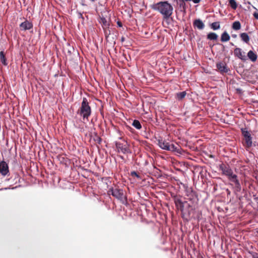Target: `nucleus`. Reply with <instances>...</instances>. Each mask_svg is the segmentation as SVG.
<instances>
[{"label":"nucleus","instance_id":"nucleus-29","mask_svg":"<svg viewBox=\"0 0 258 258\" xmlns=\"http://www.w3.org/2000/svg\"><path fill=\"white\" fill-rule=\"evenodd\" d=\"M211 28L214 30H217L220 28V24L219 22H213L210 24Z\"/></svg>","mask_w":258,"mask_h":258},{"label":"nucleus","instance_id":"nucleus-33","mask_svg":"<svg viewBox=\"0 0 258 258\" xmlns=\"http://www.w3.org/2000/svg\"><path fill=\"white\" fill-rule=\"evenodd\" d=\"M100 23H101L104 26H109V24L107 23V20L106 18L104 17H102L100 18Z\"/></svg>","mask_w":258,"mask_h":258},{"label":"nucleus","instance_id":"nucleus-44","mask_svg":"<svg viewBox=\"0 0 258 258\" xmlns=\"http://www.w3.org/2000/svg\"><path fill=\"white\" fill-rule=\"evenodd\" d=\"M232 84V85H235V86L238 85V83H237L235 81H233Z\"/></svg>","mask_w":258,"mask_h":258},{"label":"nucleus","instance_id":"nucleus-32","mask_svg":"<svg viewBox=\"0 0 258 258\" xmlns=\"http://www.w3.org/2000/svg\"><path fill=\"white\" fill-rule=\"evenodd\" d=\"M93 140L95 142H96L98 144H100L102 142V139L98 135L97 133L94 132L93 133Z\"/></svg>","mask_w":258,"mask_h":258},{"label":"nucleus","instance_id":"nucleus-27","mask_svg":"<svg viewBox=\"0 0 258 258\" xmlns=\"http://www.w3.org/2000/svg\"><path fill=\"white\" fill-rule=\"evenodd\" d=\"M241 25L240 22L239 21H236L233 22L232 24V28L235 30L237 31L241 29Z\"/></svg>","mask_w":258,"mask_h":258},{"label":"nucleus","instance_id":"nucleus-8","mask_svg":"<svg viewBox=\"0 0 258 258\" xmlns=\"http://www.w3.org/2000/svg\"><path fill=\"white\" fill-rule=\"evenodd\" d=\"M230 181L232 182V183H231L230 184L232 186L234 194L236 196H238V193L241 192L242 188L239 181L237 179V177H234Z\"/></svg>","mask_w":258,"mask_h":258},{"label":"nucleus","instance_id":"nucleus-48","mask_svg":"<svg viewBox=\"0 0 258 258\" xmlns=\"http://www.w3.org/2000/svg\"><path fill=\"white\" fill-rule=\"evenodd\" d=\"M231 36L233 37V38H236L237 37V35L236 34H233L231 35Z\"/></svg>","mask_w":258,"mask_h":258},{"label":"nucleus","instance_id":"nucleus-45","mask_svg":"<svg viewBox=\"0 0 258 258\" xmlns=\"http://www.w3.org/2000/svg\"><path fill=\"white\" fill-rule=\"evenodd\" d=\"M82 1V3H81V5L82 6H86V5L84 3V0H81Z\"/></svg>","mask_w":258,"mask_h":258},{"label":"nucleus","instance_id":"nucleus-6","mask_svg":"<svg viewBox=\"0 0 258 258\" xmlns=\"http://www.w3.org/2000/svg\"><path fill=\"white\" fill-rule=\"evenodd\" d=\"M240 131L242 137L244 138L245 143V147L250 148L252 146V136L247 127L240 128Z\"/></svg>","mask_w":258,"mask_h":258},{"label":"nucleus","instance_id":"nucleus-54","mask_svg":"<svg viewBox=\"0 0 258 258\" xmlns=\"http://www.w3.org/2000/svg\"><path fill=\"white\" fill-rule=\"evenodd\" d=\"M252 8H253L254 9H255L256 11H258V10H257V9H256L254 6H252Z\"/></svg>","mask_w":258,"mask_h":258},{"label":"nucleus","instance_id":"nucleus-42","mask_svg":"<svg viewBox=\"0 0 258 258\" xmlns=\"http://www.w3.org/2000/svg\"><path fill=\"white\" fill-rule=\"evenodd\" d=\"M190 1H192L194 4H199L200 3L201 0H190Z\"/></svg>","mask_w":258,"mask_h":258},{"label":"nucleus","instance_id":"nucleus-50","mask_svg":"<svg viewBox=\"0 0 258 258\" xmlns=\"http://www.w3.org/2000/svg\"><path fill=\"white\" fill-rule=\"evenodd\" d=\"M226 191L227 193V195H230V191L228 188L226 189Z\"/></svg>","mask_w":258,"mask_h":258},{"label":"nucleus","instance_id":"nucleus-21","mask_svg":"<svg viewBox=\"0 0 258 258\" xmlns=\"http://www.w3.org/2000/svg\"><path fill=\"white\" fill-rule=\"evenodd\" d=\"M230 39V36L226 31H224L221 35L220 40L222 42H226Z\"/></svg>","mask_w":258,"mask_h":258},{"label":"nucleus","instance_id":"nucleus-62","mask_svg":"<svg viewBox=\"0 0 258 258\" xmlns=\"http://www.w3.org/2000/svg\"><path fill=\"white\" fill-rule=\"evenodd\" d=\"M257 233H258V231H257Z\"/></svg>","mask_w":258,"mask_h":258},{"label":"nucleus","instance_id":"nucleus-1","mask_svg":"<svg viewBox=\"0 0 258 258\" xmlns=\"http://www.w3.org/2000/svg\"><path fill=\"white\" fill-rule=\"evenodd\" d=\"M172 199L176 209L180 212L181 217L184 222L188 223L192 220L200 221L201 219L202 212L197 210L198 205L182 202L181 198L177 195L173 196Z\"/></svg>","mask_w":258,"mask_h":258},{"label":"nucleus","instance_id":"nucleus-26","mask_svg":"<svg viewBox=\"0 0 258 258\" xmlns=\"http://www.w3.org/2000/svg\"><path fill=\"white\" fill-rule=\"evenodd\" d=\"M0 58L2 64L5 66H7L8 65V62L4 51H1L0 52Z\"/></svg>","mask_w":258,"mask_h":258},{"label":"nucleus","instance_id":"nucleus-49","mask_svg":"<svg viewBox=\"0 0 258 258\" xmlns=\"http://www.w3.org/2000/svg\"><path fill=\"white\" fill-rule=\"evenodd\" d=\"M244 4H247V5H251V3L250 2H249V1H247L246 3L244 2Z\"/></svg>","mask_w":258,"mask_h":258},{"label":"nucleus","instance_id":"nucleus-46","mask_svg":"<svg viewBox=\"0 0 258 258\" xmlns=\"http://www.w3.org/2000/svg\"><path fill=\"white\" fill-rule=\"evenodd\" d=\"M120 40L122 42H124L125 41V38L123 36H122Z\"/></svg>","mask_w":258,"mask_h":258},{"label":"nucleus","instance_id":"nucleus-3","mask_svg":"<svg viewBox=\"0 0 258 258\" xmlns=\"http://www.w3.org/2000/svg\"><path fill=\"white\" fill-rule=\"evenodd\" d=\"M77 114L83 117L84 119H88L91 114V108L89 105L88 99L86 97L83 98L81 105L77 112Z\"/></svg>","mask_w":258,"mask_h":258},{"label":"nucleus","instance_id":"nucleus-36","mask_svg":"<svg viewBox=\"0 0 258 258\" xmlns=\"http://www.w3.org/2000/svg\"><path fill=\"white\" fill-rule=\"evenodd\" d=\"M235 90L236 91V93H237L239 95H241L243 93L242 89L240 88H235Z\"/></svg>","mask_w":258,"mask_h":258},{"label":"nucleus","instance_id":"nucleus-59","mask_svg":"<svg viewBox=\"0 0 258 258\" xmlns=\"http://www.w3.org/2000/svg\"><path fill=\"white\" fill-rule=\"evenodd\" d=\"M248 9H250V7H248Z\"/></svg>","mask_w":258,"mask_h":258},{"label":"nucleus","instance_id":"nucleus-37","mask_svg":"<svg viewBox=\"0 0 258 258\" xmlns=\"http://www.w3.org/2000/svg\"><path fill=\"white\" fill-rule=\"evenodd\" d=\"M77 14H78V17L79 19H81L82 20H84V18L82 15V13L80 12H79V11H77Z\"/></svg>","mask_w":258,"mask_h":258},{"label":"nucleus","instance_id":"nucleus-12","mask_svg":"<svg viewBox=\"0 0 258 258\" xmlns=\"http://www.w3.org/2000/svg\"><path fill=\"white\" fill-rule=\"evenodd\" d=\"M245 52L242 51L241 48L236 47L234 50V54L235 56L241 59L242 61L245 62L247 60V57L244 55Z\"/></svg>","mask_w":258,"mask_h":258},{"label":"nucleus","instance_id":"nucleus-43","mask_svg":"<svg viewBox=\"0 0 258 258\" xmlns=\"http://www.w3.org/2000/svg\"><path fill=\"white\" fill-rule=\"evenodd\" d=\"M217 44L222 46V51H225V46L223 44H222L221 43H217Z\"/></svg>","mask_w":258,"mask_h":258},{"label":"nucleus","instance_id":"nucleus-57","mask_svg":"<svg viewBox=\"0 0 258 258\" xmlns=\"http://www.w3.org/2000/svg\"><path fill=\"white\" fill-rule=\"evenodd\" d=\"M92 2H95L96 0H90Z\"/></svg>","mask_w":258,"mask_h":258},{"label":"nucleus","instance_id":"nucleus-9","mask_svg":"<svg viewBox=\"0 0 258 258\" xmlns=\"http://www.w3.org/2000/svg\"><path fill=\"white\" fill-rule=\"evenodd\" d=\"M216 67L221 74L224 75L230 72V69L227 67V64L223 61H219L216 63Z\"/></svg>","mask_w":258,"mask_h":258},{"label":"nucleus","instance_id":"nucleus-20","mask_svg":"<svg viewBox=\"0 0 258 258\" xmlns=\"http://www.w3.org/2000/svg\"><path fill=\"white\" fill-rule=\"evenodd\" d=\"M56 158L62 164L68 166V164H69L70 160L62 155H59L57 156Z\"/></svg>","mask_w":258,"mask_h":258},{"label":"nucleus","instance_id":"nucleus-4","mask_svg":"<svg viewBox=\"0 0 258 258\" xmlns=\"http://www.w3.org/2000/svg\"><path fill=\"white\" fill-rule=\"evenodd\" d=\"M110 194L114 198L119 200L122 204L127 203V198L122 188L111 187L109 189Z\"/></svg>","mask_w":258,"mask_h":258},{"label":"nucleus","instance_id":"nucleus-25","mask_svg":"<svg viewBox=\"0 0 258 258\" xmlns=\"http://www.w3.org/2000/svg\"><path fill=\"white\" fill-rule=\"evenodd\" d=\"M186 95V92L185 91L179 92L176 94L175 98L178 101L182 100Z\"/></svg>","mask_w":258,"mask_h":258},{"label":"nucleus","instance_id":"nucleus-41","mask_svg":"<svg viewBox=\"0 0 258 258\" xmlns=\"http://www.w3.org/2000/svg\"><path fill=\"white\" fill-rule=\"evenodd\" d=\"M117 26H118V27H122V23H121L120 21H118L117 22Z\"/></svg>","mask_w":258,"mask_h":258},{"label":"nucleus","instance_id":"nucleus-7","mask_svg":"<svg viewBox=\"0 0 258 258\" xmlns=\"http://www.w3.org/2000/svg\"><path fill=\"white\" fill-rule=\"evenodd\" d=\"M219 169L222 171L223 174L228 177L229 180L235 177H237V175L233 173L232 170L229 167H227L223 163L219 165Z\"/></svg>","mask_w":258,"mask_h":258},{"label":"nucleus","instance_id":"nucleus-15","mask_svg":"<svg viewBox=\"0 0 258 258\" xmlns=\"http://www.w3.org/2000/svg\"><path fill=\"white\" fill-rule=\"evenodd\" d=\"M156 140L158 142L157 145L162 150L167 151L170 143L166 142L165 140H163L162 138L159 137L158 139L156 138Z\"/></svg>","mask_w":258,"mask_h":258},{"label":"nucleus","instance_id":"nucleus-2","mask_svg":"<svg viewBox=\"0 0 258 258\" xmlns=\"http://www.w3.org/2000/svg\"><path fill=\"white\" fill-rule=\"evenodd\" d=\"M151 8L160 13L163 16L164 20L166 21L168 20L172 16L173 11L172 5L168 1H160L157 3L153 4Z\"/></svg>","mask_w":258,"mask_h":258},{"label":"nucleus","instance_id":"nucleus-40","mask_svg":"<svg viewBox=\"0 0 258 258\" xmlns=\"http://www.w3.org/2000/svg\"><path fill=\"white\" fill-rule=\"evenodd\" d=\"M253 17H254V18L256 20H258V12H254L253 13Z\"/></svg>","mask_w":258,"mask_h":258},{"label":"nucleus","instance_id":"nucleus-51","mask_svg":"<svg viewBox=\"0 0 258 258\" xmlns=\"http://www.w3.org/2000/svg\"><path fill=\"white\" fill-rule=\"evenodd\" d=\"M9 188H7V187L2 188L0 189V191L1 190H6V189H9Z\"/></svg>","mask_w":258,"mask_h":258},{"label":"nucleus","instance_id":"nucleus-22","mask_svg":"<svg viewBox=\"0 0 258 258\" xmlns=\"http://www.w3.org/2000/svg\"><path fill=\"white\" fill-rule=\"evenodd\" d=\"M64 50L67 51L68 55H71L75 49L73 46H71L69 42H68L66 44V46L64 47Z\"/></svg>","mask_w":258,"mask_h":258},{"label":"nucleus","instance_id":"nucleus-13","mask_svg":"<svg viewBox=\"0 0 258 258\" xmlns=\"http://www.w3.org/2000/svg\"><path fill=\"white\" fill-rule=\"evenodd\" d=\"M9 173V168L8 163L3 160L0 161V173L5 176Z\"/></svg>","mask_w":258,"mask_h":258},{"label":"nucleus","instance_id":"nucleus-60","mask_svg":"<svg viewBox=\"0 0 258 258\" xmlns=\"http://www.w3.org/2000/svg\"><path fill=\"white\" fill-rule=\"evenodd\" d=\"M31 32L32 33H33V30H32V31H31Z\"/></svg>","mask_w":258,"mask_h":258},{"label":"nucleus","instance_id":"nucleus-10","mask_svg":"<svg viewBox=\"0 0 258 258\" xmlns=\"http://www.w3.org/2000/svg\"><path fill=\"white\" fill-rule=\"evenodd\" d=\"M185 199H186V200L184 201H182V202H187L189 204L198 205L199 199L197 192L191 195L188 196L185 198Z\"/></svg>","mask_w":258,"mask_h":258},{"label":"nucleus","instance_id":"nucleus-14","mask_svg":"<svg viewBox=\"0 0 258 258\" xmlns=\"http://www.w3.org/2000/svg\"><path fill=\"white\" fill-rule=\"evenodd\" d=\"M33 25L31 22L29 21L28 20L25 19V20L22 22L19 25L20 29L21 31H26L27 30H29L33 28Z\"/></svg>","mask_w":258,"mask_h":258},{"label":"nucleus","instance_id":"nucleus-55","mask_svg":"<svg viewBox=\"0 0 258 258\" xmlns=\"http://www.w3.org/2000/svg\"><path fill=\"white\" fill-rule=\"evenodd\" d=\"M256 142H254V143H252V145H253V146H256Z\"/></svg>","mask_w":258,"mask_h":258},{"label":"nucleus","instance_id":"nucleus-5","mask_svg":"<svg viewBox=\"0 0 258 258\" xmlns=\"http://www.w3.org/2000/svg\"><path fill=\"white\" fill-rule=\"evenodd\" d=\"M125 144L115 141L114 144L118 153H122L123 154H132V151L130 149V144L125 140H123Z\"/></svg>","mask_w":258,"mask_h":258},{"label":"nucleus","instance_id":"nucleus-11","mask_svg":"<svg viewBox=\"0 0 258 258\" xmlns=\"http://www.w3.org/2000/svg\"><path fill=\"white\" fill-rule=\"evenodd\" d=\"M167 151L179 155H183L185 152L179 145L175 146L173 144H169Z\"/></svg>","mask_w":258,"mask_h":258},{"label":"nucleus","instance_id":"nucleus-58","mask_svg":"<svg viewBox=\"0 0 258 258\" xmlns=\"http://www.w3.org/2000/svg\"><path fill=\"white\" fill-rule=\"evenodd\" d=\"M119 139L121 140V139H122V138H121V137H119Z\"/></svg>","mask_w":258,"mask_h":258},{"label":"nucleus","instance_id":"nucleus-56","mask_svg":"<svg viewBox=\"0 0 258 258\" xmlns=\"http://www.w3.org/2000/svg\"><path fill=\"white\" fill-rule=\"evenodd\" d=\"M230 44L231 45V46H234V44L232 42H230Z\"/></svg>","mask_w":258,"mask_h":258},{"label":"nucleus","instance_id":"nucleus-17","mask_svg":"<svg viewBox=\"0 0 258 258\" xmlns=\"http://www.w3.org/2000/svg\"><path fill=\"white\" fill-rule=\"evenodd\" d=\"M193 26L199 30H203L205 27V24L200 19H197L193 22Z\"/></svg>","mask_w":258,"mask_h":258},{"label":"nucleus","instance_id":"nucleus-34","mask_svg":"<svg viewBox=\"0 0 258 258\" xmlns=\"http://www.w3.org/2000/svg\"><path fill=\"white\" fill-rule=\"evenodd\" d=\"M130 175L132 176H135L136 177H137L138 179H142V177L141 175H140L138 172L136 171H132L130 173Z\"/></svg>","mask_w":258,"mask_h":258},{"label":"nucleus","instance_id":"nucleus-31","mask_svg":"<svg viewBox=\"0 0 258 258\" xmlns=\"http://www.w3.org/2000/svg\"><path fill=\"white\" fill-rule=\"evenodd\" d=\"M228 2L229 6L232 9L236 10L237 9L238 4L236 0H228Z\"/></svg>","mask_w":258,"mask_h":258},{"label":"nucleus","instance_id":"nucleus-47","mask_svg":"<svg viewBox=\"0 0 258 258\" xmlns=\"http://www.w3.org/2000/svg\"><path fill=\"white\" fill-rule=\"evenodd\" d=\"M219 4L220 7H221V8L224 7V5L222 4L220 1L219 2Z\"/></svg>","mask_w":258,"mask_h":258},{"label":"nucleus","instance_id":"nucleus-16","mask_svg":"<svg viewBox=\"0 0 258 258\" xmlns=\"http://www.w3.org/2000/svg\"><path fill=\"white\" fill-rule=\"evenodd\" d=\"M105 38L107 41L111 44L112 46L114 47L116 44L115 40L117 39V35L114 33L111 34L110 31H109V33L108 34H105Z\"/></svg>","mask_w":258,"mask_h":258},{"label":"nucleus","instance_id":"nucleus-61","mask_svg":"<svg viewBox=\"0 0 258 258\" xmlns=\"http://www.w3.org/2000/svg\"><path fill=\"white\" fill-rule=\"evenodd\" d=\"M187 2H189V1H190V0H187Z\"/></svg>","mask_w":258,"mask_h":258},{"label":"nucleus","instance_id":"nucleus-38","mask_svg":"<svg viewBox=\"0 0 258 258\" xmlns=\"http://www.w3.org/2000/svg\"><path fill=\"white\" fill-rule=\"evenodd\" d=\"M253 199L254 202L258 205V196H257L256 194H254L253 195Z\"/></svg>","mask_w":258,"mask_h":258},{"label":"nucleus","instance_id":"nucleus-19","mask_svg":"<svg viewBox=\"0 0 258 258\" xmlns=\"http://www.w3.org/2000/svg\"><path fill=\"white\" fill-rule=\"evenodd\" d=\"M186 2H187V0H176L177 4L180 9L181 12H185L187 8Z\"/></svg>","mask_w":258,"mask_h":258},{"label":"nucleus","instance_id":"nucleus-30","mask_svg":"<svg viewBox=\"0 0 258 258\" xmlns=\"http://www.w3.org/2000/svg\"><path fill=\"white\" fill-rule=\"evenodd\" d=\"M195 192H196V191H195L192 187H188L187 186L185 189V196L186 197L191 195Z\"/></svg>","mask_w":258,"mask_h":258},{"label":"nucleus","instance_id":"nucleus-18","mask_svg":"<svg viewBox=\"0 0 258 258\" xmlns=\"http://www.w3.org/2000/svg\"><path fill=\"white\" fill-rule=\"evenodd\" d=\"M247 58L249 59L252 62H255L257 60V55L252 50H250L247 54Z\"/></svg>","mask_w":258,"mask_h":258},{"label":"nucleus","instance_id":"nucleus-52","mask_svg":"<svg viewBox=\"0 0 258 258\" xmlns=\"http://www.w3.org/2000/svg\"><path fill=\"white\" fill-rule=\"evenodd\" d=\"M119 157L121 159H122V160H124V157H123V156H122V155H119Z\"/></svg>","mask_w":258,"mask_h":258},{"label":"nucleus","instance_id":"nucleus-39","mask_svg":"<svg viewBox=\"0 0 258 258\" xmlns=\"http://www.w3.org/2000/svg\"><path fill=\"white\" fill-rule=\"evenodd\" d=\"M123 56H124L125 60H126L127 61H129V60H131V57L129 55H128V56H127L125 54L123 53Z\"/></svg>","mask_w":258,"mask_h":258},{"label":"nucleus","instance_id":"nucleus-28","mask_svg":"<svg viewBox=\"0 0 258 258\" xmlns=\"http://www.w3.org/2000/svg\"><path fill=\"white\" fill-rule=\"evenodd\" d=\"M132 125L137 130H140L142 127L141 122L137 119L133 120Z\"/></svg>","mask_w":258,"mask_h":258},{"label":"nucleus","instance_id":"nucleus-23","mask_svg":"<svg viewBox=\"0 0 258 258\" xmlns=\"http://www.w3.org/2000/svg\"><path fill=\"white\" fill-rule=\"evenodd\" d=\"M240 37L243 42L247 44L248 43L250 40V37L248 33L246 32L241 33L240 34Z\"/></svg>","mask_w":258,"mask_h":258},{"label":"nucleus","instance_id":"nucleus-35","mask_svg":"<svg viewBox=\"0 0 258 258\" xmlns=\"http://www.w3.org/2000/svg\"><path fill=\"white\" fill-rule=\"evenodd\" d=\"M249 253L252 258H258V253L254 251H249Z\"/></svg>","mask_w":258,"mask_h":258},{"label":"nucleus","instance_id":"nucleus-53","mask_svg":"<svg viewBox=\"0 0 258 258\" xmlns=\"http://www.w3.org/2000/svg\"><path fill=\"white\" fill-rule=\"evenodd\" d=\"M128 128L130 130V131H131V132H132V130H133V129L131 127H130V126H128Z\"/></svg>","mask_w":258,"mask_h":258},{"label":"nucleus","instance_id":"nucleus-24","mask_svg":"<svg viewBox=\"0 0 258 258\" xmlns=\"http://www.w3.org/2000/svg\"><path fill=\"white\" fill-rule=\"evenodd\" d=\"M207 38L210 40L216 41L218 38V35L215 32H209L207 35Z\"/></svg>","mask_w":258,"mask_h":258}]
</instances>
